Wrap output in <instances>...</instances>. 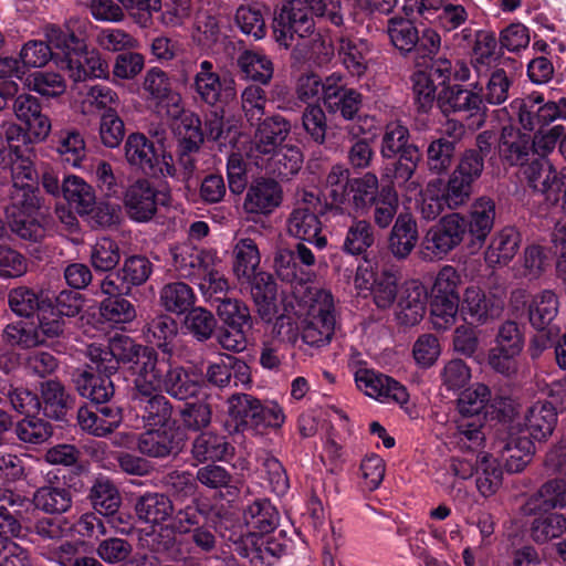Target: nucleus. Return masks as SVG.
Listing matches in <instances>:
<instances>
[{
    "label": "nucleus",
    "mask_w": 566,
    "mask_h": 566,
    "mask_svg": "<svg viewBox=\"0 0 566 566\" xmlns=\"http://www.w3.org/2000/svg\"><path fill=\"white\" fill-rule=\"evenodd\" d=\"M12 187L4 207L6 221L21 239L40 241L45 237V218L35 187L36 170L28 157L15 155L11 165Z\"/></svg>",
    "instance_id": "nucleus-1"
},
{
    "label": "nucleus",
    "mask_w": 566,
    "mask_h": 566,
    "mask_svg": "<svg viewBox=\"0 0 566 566\" xmlns=\"http://www.w3.org/2000/svg\"><path fill=\"white\" fill-rule=\"evenodd\" d=\"M87 356L96 364L97 370L106 375L115 373L120 364L134 378H143L159 371L156 368V350L136 344L126 335L112 337L106 347L96 343L88 345Z\"/></svg>",
    "instance_id": "nucleus-2"
},
{
    "label": "nucleus",
    "mask_w": 566,
    "mask_h": 566,
    "mask_svg": "<svg viewBox=\"0 0 566 566\" xmlns=\"http://www.w3.org/2000/svg\"><path fill=\"white\" fill-rule=\"evenodd\" d=\"M45 38L62 55L56 64L64 70L74 82L90 78H108L109 66L101 52L88 49L84 41L74 33L66 32L56 25L45 28Z\"/></svg>",
    "instance_id": "nucleus-3"
},
{
    "label": "nucleus",
    "mask_w": 566,
    "mask_h": 566,
    "mask_svg": "<svg viewBox=\"0 0 566 566\" xmlns=\"http://www.w3.org/2000/svg\"><path fill=\"white\" fill-rule=\"evenodd\" d=\"M133 403L145 428H166L172 416L170 401L160 394V378L154 373L143 378H133Z\"/></svg>",
    "instance_id": "nucleus-4"
},
{
    "label": "nucleus",
    "mask_w": 566,
    "mask_h": 566,
    "mask_svg": "<svg viewBox=\"0 0 566 566\" xmlns=\"http://www.w3.org/2000/svg\"><path fill=\"white\" fill-rule=\"evenodd\" d=\"M304 303L306 311L302 322L303 340L316 347L327 345L335 329L332 295L325 291H316Z\"/></svg>",
    "instance_id": "nucleus-5"
},
{
    "label": "nucleus",
    "mask_w": 566,
    "mask_h": 566,
    "mask_svg": "<svg viewBox=\"0 0 566 566\" xmlns=\"http://www.w3.org/2000/svg\"><path fill=\"white\" fill-rule=\"evenodd\" d=\"M276 515L274 507L268 501L258 500L247 506L243 520L249 531L237 547L241 556L256 565V560L262 558L265 544L263 535L274 530Z\"/></svg>",
    "instance_id": "nucleus-6"
},
{
    "label": "nucleus",
    "mask_w": 566,
    "mask_h": 566,
    "mask_svg": "<svg viewBox=\"0 0 566 566\" xmlns=\"http://www.w3.org/2000/svg\"><path fill=\"white\" fill-rule=\"evenodd\" d=\"M400 271L397 266L386 264L375 271L368 261L359 264L355 275V286L359 291H369L378 308H389L397 298L400 282Z\"/></svg>",
    "instance_id": "nucleus-7"
},
{
    "label": "nucleus",
    "mask_w": 566,
    "mask_h": 566,
    "mask_svg": "<svg viewBox=\"0 0 566 566\" xmlns=\"http://www.w3.org/2000/svg\"><path fill=\"white\" fill-rule=\"evenodd\" d=\"M510 111L524 130L533 132L537 126H547L556 119H566V97L557 102L548 101L539 93L515 98L510 103Z\"/></svg>",
    "instance_id": "nucleus-8"
},
{
    "label": "nucleus",
    "mask_w": 566,
    "mask_h": 566,
    "mask_svg": "<svg viewBox=\"0 0 566 566\" xmlns=\"http://www.w3.org/2000/svg\"><path fill=\"white\" fill-rule=\"evenodd\" d=\"M124 153L127 163L143 171L163 177H174L175 166L171 155L158 151L154 143L144 134L133 133L128 135Z\"/></svg>",
    "instance_id": "nucleus-9"
},
{
    "label": "nucleus",
    "mask_w": 566,
    "mask_h": 566,
    "mask_svg": "<svg viewBox=\"0 0 566 566\" xmlns=\"http://www.w3.org/2000/svg\"><path fill=\"white\" fill-rule=\"evenodd\" d=\"M467 234V217L459 212L443 216L427 231L422 247L430 259H442L459 247Z\"/></svg>",
    "instance_id": "nucleus-10"
},
{
    "label": "nucleus",
    "mask_w": 566,
    "mask_h": 566,
    "mask_svg": "<svg viewBox=\"0 0 566 566\" xmlns=\"http://www.w3.org/2000/svg\"><path fill=\"white\" fill-rule=\"evenodd\" d=\"M321 212L319 198L314 193H304L303 199L286 219L287 233L295 239L313 243L318 249L325 248L327 240L321 235L322 222L318 218Z\"/></svg>",
    "instance_id": "nucleus-11"
},
{
    "label": "nucleus",
    "mask_w": 566,
    "mask_h": 566,
    "mask_svg": "<svg viewBox=\"0 0 566 566\" xmlns=\"http://www.w3.org/2000/svg\"><path fill=\"white\" fill-rule=\"evenodd\" d=\"M314 27L306 0H284L273 21V33L276 42L287 49L295 36L304 39L312 35Z\"/></svg>",
    "instance_id": "nucleus-12"
},
{
    "label": "nucleus",
    "mask_w": 566,
    "mask_h": 566,
    "mask_svg": "<svg viewBox=\"0 0 566 566\" xmlns=\"http://www.w3.org/2000/svg\"><path fill=\"white\" fill-rule=\"evenodd\" d=\"M290 130V123L280 115L263 119L245 150L247 158L260 168L268 166Z\"/></svg>",
    "instance_id": "nucleus-13"
},
{
    "label": "nucleus",
    "mask_w": 566,
    "mask_h": 566,
    "mask_svg": "<svg viewBox=\"0 0 566 566\" xmlns=\"http://www.w3.org/2000/svg\"><path fill=\"white\" fill-rule=\"evenodd\" d=\"M503 310V300L478 284H470L462 292L461 318L469 325H489L501 317Z\"/></svg>",
    "instance_id": "nucleus-14"
},
{
    "label": "nucleus",
    "mask_w": 566,
    "mask_h": 566,
    "mask_svg": "<svg viewBox=\"0 0 566 566\" xmlns=\"http://www.w3.org/2000/svg\"><path fill=\"white\" fill-rule=\"evenodd\" d=\"M510 305L515 312L526 307L530 324L535 329L554 326L553 322L559 308L558 297L552 290H542L533 294L523 289L514 290L510 296Z\"/></svg>",
    "instance_id": "nucleus-15"
},
{
    "label": "nucleus",
    "mask_w": 566,
    "mask_h": 566,
    "mask_svg": "<svg viewBox=\"0 0 566 566\" xmlns=\"http://www.w3.org/2000/svg\"><path fill=\"white\" fill-rule=\"evenodd\" d=\"M170 192L156 189L147 179H137L124 192V206L128 217L137 222L149 221L157 212L158 206H167Z\"/></svg>",
    "instance_id": "nucleus-16"
},
{
    "label": "nucleus",
    "mask_w": 566,
    "mask_h": 566,
    "mask_svg": "<svg viewBox=\"0 0 566 566\" xmlns=\"http://www.w3.org/2000/svg\"><path fill=\"white\" fill-rule=\"evenodd\" d=\"M524 346L523 335L518 325L513 321H506L500 325L495 346L490 350L489 363L496 371L511 375L516 371V357Z\"/></svg>",
    "instance_id": "nucleus-17"
},
{
    "label": "nucleus",
    "mask_w": 566,
    "mask_h": 566,
    "mask_svg": "<svg viewBox=\"0 0 566 566\" xmlns=\"http://www.w3.org/2000/svg\"><path fill=\"white\" fill-rule=\"evenodd\" d=\"M156 368L159 369L160 390L176 399L185 400L196 397L205 385L201 371L195 368L172 367L166 360L158 358Z\"/></svg>",
    "instance_id": "nucleus-18"
},
{
    "label": "nucleus",
    "mask_w": 566,
    "mask_h": 566,
    "mask_svg": "<svg viewBox=\"0 0 566 566\" xmlns=\"http://www.w3.org/2000/svg\"><path fill=\"white\" fill-rule=\"evenodd\" d=\"M355 381L359 390L380 402H397L403 406L409 400V394L403 385L376 370L358 369L355 373Z\"/></svg>",
    "instance_id": "nucleus-19"
},
{
    "label": "nucleus",
    "mask_w": 566,
    "mask_h": 566,
    "mask_svg": "<svg viewBox=\"0 0 566 566\" xmlns=\"http://www.w3.org/2000/svg\"><path fill=\"white\" fill-rule=\"evenodd\" d=\"M481 93L482 87H479L478 84H475L473 88L451 85L440 92L437 103L441 112L446 115L467 113L473 116L485 108Z\"/></svg>",
    "instance_id": "nucleus-20"
},
{
    "label": "nucleus",
    "mask_w": 566,
    "mask_h": 566,
    "mask_svg": "<svg viewBox=\"0 0 566 566\" xmlns=\"http://www.w3.org/2000/svg\"><path fill=\"white\" fill-rule=\"evenodd\" d=\"M143 88L161 109H165L168 117H178L182 113V98L179 93L172 91L171 81L165 71L158 67L148 70Z\"/></svg>",
    "instance_id": "nucleus-21"
},
{
    "label": "nucleus",
    "mask_w": 566,
    "mask_h": 566,
    "mask_svg": "<svg viewBox=\"0 0 566 566\" xmlns=\"http://www.w3.org/2000/svg\"><path fill=\"white\" fill-rule=\"evenodd\" d=\"M15 117L25 124L31 136L38 140H45L52 129L51 119L42 113V105L38 97L29 94H19L13 101Z\"/></svg>",
    "instance_id": "nucleus-22"
},
{
    "label": "nucleus",
    "mask_w": 566,
    "mask_h": 566,
    "mask_svg": "<svg viewBox=\"0 0 566 566\" xmlns=\"http://www.w3.org/2000/svg\"><path fill=\"white\" fill-rule=\"evenodd\" d=\"M532 136L530 132L507 125L502 128L497 153L501 160L509 166L523 165L528 160Z\"/></svg>",
    "instance_id": "nucleus-23"
},
{
    "label": "nucleus",
    "mask_w": 566,
    "mask_h": 566,
    "mask_svg": "<svg viewBox=\"0 0 566 566\" xmlns=\"http://www.w3.org/2000/svg\"><path fill=\"white\" fill-rule=\"evenodd\" d=\"M428 293L420 282L406 283L397 304L396 318L400 325L415 326L426 313Z\"/></svg>",
    "instance_id": "nucleus-24"
},
{
    "label": "nucleus",
    "mask_w": 566,
    "mask_h": 566,
    "mask_svg": "<svg viewBox=\"0 0 566 566\" xmlns=\"http://www.w3.org/2000/svg\"><path fill=\"white\" fill-rule=\"evenodd\" d=\"M172 259L179 276L192 280L202 269L214 262L216 251L201 250L190 243H184L172 249Z\"/></svg>",
    "instance_id": "nucleus-25"
},
{
    "label": "nucleus",
    "mask_w": 566,
    "mask_h": 566,
    "mask_svg": "<svg viewBox=\"0 0 566 566\" xmlns=\"http://www.w3.org/2000/svg\"><path fill=\"white\" fill-rule=\"evenodd\" d=\"M282 202V189L272 179H260L248 189L244 209L249 213L269 214Z\"/></svg>",
    "instance_id": "nucleus-26"
},
{
    "label": "nucleus",
    "mask_w": 566,
    "mask_h": 566,
    "mask_svg": "<svg viewBox=\"0 0 566 566\" xmlns=\"http://www.w3.org/2000/svg\"><path fill=\"white\" fill-rule=\"evenodd\" d=\"M370 45L366 40L352 36H340L338 40V57L353 76L366 74L370 63Z\"/></svg>",
    "instance_id": "nucleus-27"
},
{
    "label": "nucleus",
    "mask_w": 566,
    "mask_h": 566,
    "mask_svg": "<svg viewBox=\"0 0 566 566\" xmlns=\"http://www.w3.org/2000/svg\"><path fill=\"white\" fill-rule=\"evenodd\" d=\"M495 219V203L486 197L476 199L467 218V233L472 245L481 247L491 232Z\"/></svg>",
    "instance_id": "nucleus-28"
},
{
    "label": "nucleus",
    "mask_w": 566,
    "mask_h": 566,
    "mask_svg": "<svg viewBox=\"0 0 566 566\" xmlns=\"http://www.w3.org/2000/svg\"><path fill=\"white\" fill-rule=\"evenodd\" d=\"M380 192L378 178L375 174L367 172L361 177L353 178L347 191V203L339 209L354 210L356 213H365L373 206Z\"/></svg>",
    "instance_id": "nucleus-29"
},
{
    "label": "nucleus",
    "mask_w": 566,
    "mask_h": 566,
    "mask_svg": "<svg viewBox=\"0 0 566 566\" xmlns=\"http://www.w3.org/2000/svg\"><path fill=\"white\" fill-rule=\"evenodd\" d=\"M521 243V234L513 227H505L493 235L484 253L490 266H504L516 255Z\"/></svg>",
    "instance_id": "nucleus-30"
},
{
    "label": "nucleus",
    "mask_w": 566,
    "mask_h": 566,
    "mask_svg": "<svg viewBox=\"0 0 566 566\" xmlns=\"http://www.w3.org/2000/svg\"><path fill=\"white\" fill-rule=\"evenodd\" d=\"M534 452V442L523 430L511 431L502 450L506 470L512 473L523 471Z\"/></svg>",
    "instance_id": "nucleus-31"
},
{
    "label": "nucleus",
    "mask_w": 566,
    "mask_h": 566,
    "mask_svg": "<svg viewBox=\"0 0 566 566\" xmlns=\"http://www.w3.org/2000/svg\"><path fill=\"white\" fill-rule=\"evenodd\" d=\"M418 242V228L413 217L400 213L391 229L389 249L397 259H406Z\"/></svg>",
    "instance_id": "nucleus-32"
},
{
    "label": "nucleus",
    "mask_w": 566,
    "mask_h": 566,
    "mask_svg": "<svg viewBox=\"0 0 566 566\" xmlns=\"http://www.w3.org/2000/svg\"><path fill=\"white\" fill-rule=\"evenodd\" d=\"M137 449L140 453L153 458H165L180 449L172 431L166 428H147L139 434Z\"/></svg>",
    "instance_id": "nucleus-33"
},
{
    "label": "nucleus",
    "mask_w": 566,
    "mask_h": 566,
    "mask_svg": "<svg viewBox=\"0 0 566 566\" xmlns=\"http://www.w3.org/2000/svg\"><path fill=\"white\" fill-rule=\"evenodd\" d=\"M32 503L46 514H62L71 509L73 497L65 484H48L34 491Z\"/></svg>",
    "instance_id": "nucleus-34"
},
{
    "label": "nucleus",
    "mask_w": 566,
    "mask_h": 566,
    "mask_svg": "<svg viewBox=\"0 0 566 566\" xmlns=\"http://www.w3.org/2000/svg\"><path fill=\"white\" fill-rule=\"evenodd\" d=\"M557 422V412L555 408L547 401H538L534 403L525 418L524 434L533 440H546L552 433Z\"/></svg>",
    "instance_id": "nucleus-35"
},
{
    "label": "nucleus",
    "mask_w": 566,
    "mask_h": 566,
    "mask_svg": "<svg viewBox=\"0 0 566 566\" xmlns=\"http://www.w3.org/2000/svg\"><path fill=\"white\" fill-rule=\"evenodd\" d=\"M566 509V483L563 480H552L545 483L538 492L524 505L525 515L536 514L538 511Z\"/></svg>",
    "instance_id": "nucleus-36"
},
{
    "label": "nucleus",
    "mask_w": 566,
    "mask_h": 566,
    "mask_svg": "<svg viewBox=\"0 0 566 566\" xmlns=\"http://www.w3.org/2000/svg\"><path fill=\"white\" fill-rule=\"evenodd\" d=\"M192 87L206 104L213 106L219 102L223 82L211 61L203 60L199 63Z\"/></svg>",
    "instance_id": "nucleus-37"
},
{
    "label": "nucleus",
    "mask_w": 566,
    "mask_h": 566,
    "mask_svg": "<svg viewBox=\"0 0 566 566\" xmlns=\"http://www.w3.org/2000/svg\"><path fill=\"white\" fill-rule=\"evenodd\" d=\"M476 478L475 486L483 497L494 495L503 482V470L492 454L480 452L476 457Z\"/></svg>",
    "instance_id": "nucleus-38"
},
{
    "label": "nucleus",
    "mask_w": 566,
    "mask_h": 566,
    "mask_svg": "<svg viewBox=\"0 0 566 566\" xmlns=\"http://www.w3.org/2000/svg\"><path fill=\"white\" fill-rule=\"evenodd\" d=\"M233 274L238 282L250 280L260 269L261 255L256 243L250 238H241L233 245Z\"/></svg>",
    "instance_id": "nucleus-39"
},
{
    "label": "nucleus",
    "mask_w": 566,
    "mask_h": 566,
    "mask_svg": "<svg viewBox=\"0 0 566 566\" xmlns=\"http://www.w3.org/2000/svg\"><path fill=\"white\" fill-rule=\"evenodd\" d=\"M240 285L250 289L251 295L263 317L270 316L273 313L275 308L276 284L270 273L259 270L250 280H244Z\"/></svg>",
    "instance_id": "nucleus-40"
},
{
    "label": "nucleus",
    "mask_w": 566,
    "mask_h": 566,
    "mask_svg": "<svg viewBox=\"0 0 566 566\" xmlns=\"http://www.w3.org/2000/svg\"><path fill=\"white\" fill-rule=\"evenodd\" d=\"M62 196L78 214L90 212L96 199L93 187L76 175L64 177L62 181Z\"/></svg>",
    "instance_id": "nucleus-41"
},
{
    "label": "nucleus",
    "mask_w": 566,
    "mask_h": 566,
    "mask_svg": "<svg viewBox=\"0 0 566 566\" xmlns=\"http://www.w3.org/2000/svg\"><path fill=\"white\" fill-rule=\"evenodd\" d=\"M138 518L147 524L160 525L171 517L174 506L168 496L161 493H147L135 505Z\"/></svg>",
    "instance_id": "nucleus-42"
},
{
    "label": "nucleus",
    "mask_w": 566,
    "mask_h": 566,
    "mask_svg": "<svg viewBox=\"0 0 566 566\" xmlns=\"http://www.w3.org/2000/svg\"><path fill=\"white\" fill-rule=\"evenodd\" d=\"M54 149L61 161L80 167L86 157V144L82 134L75 129H62L54 135Z\"/></svg>",
    "instance_id": "nucleus-43"
},
{
    "label": "nucleus",
    "mask_w": 566,
    "mask_h": 566,
    "mask_svg": "<svg viewBox=\"0 0 566 566\" xmlns=\"http://www.w3.org/2000/svg\"><path fill=\"white\" fill-rule=\"evenodd\" d=\"M484 416H461L455 420V443L462 451H478L484 442Z\"/></svg>",
    "instance_id": "nucleus-44"
},
{
    "label": "nucleus",
    "mask_w": 566,
    "mask_h": 566,
    "mask_svg": "<svg viewBox=\"0 0 566 566\" xmlns=\"http://www.w3.org/2000/svg\"><path fill=\"white\" fill-rule=\"evenodd\" d=\"M531 524V537L538 544L558 538L566 532V517L552 511H538Z\"/></svg>",
    "instance_id": "nucleus-45"
},
{
    "label": "nucleus",
    "mask_w": 566,
    "mask_h": 566,
    "mask_svg": "<svg viewBox=\"0 0 566 566\" xmlns=\"http://www.w3.org/2000/svg\"><path fill=\"white\" fill-rule=\"evenodd\" d=\"M259 399L247 395L237 394L228 399V416L234 423L235 431L253 429L255 418H258Z\"/></svg>",
    "instance_id": "nucleus-46"
},
{
    "label": "nucleus",
    "mask_w": 566,
    "mask_h": 566,
    "mask_svg": "<svg viewBox=\"0 0 566 566\" xmlns=\"http://www.w3.org/2000/svg\"><path fill=\"white\" fill-rule=\"evenodd\" d=\"M497 41L492 32L479 31L472 52V65L479 76L486 74L495 66L499 54L496 52Z\"/></svg>",
    "instance_id": "nucleus-47"
},
{
    "label": "nucleus",
    "mask_w": 566,
    "mask_h": 566,
    "mask_svg": "<svg viewBox=\"0 0 566 566\" xmlns=\"http://www.w3.org/2000/svg\"><path fill=\"white\" fill-rule=\"evenodd\" d=\"M233 448L224 437L211 432L201 433L193 442L192 455L198 462L221 461L231 455Z\"/></svg>",
    "instance_id": "nucleus-48"
},
{
    "label": "nucleus",
    "mask_w": 566,
    "mask_h": 566,
    "mask_svg": "<svg viewBox=\"0 0 566 566\" xmlns=\"http://www.w3.org/2000/svg\"><path fill=\"white\" fill-rule=\"evenodd\" d=\"M9 306L19 316L29 317L50 302L48 294L28 286L12 289L9 293Z\"/></svg>",
    "instance_id": "nucleus-49"
},
{
    "label": "nucleus",
    "mask_w": 566,
    "mask_h": 566,
    "mask_svg": "<svg viewBox=\"0 0 566 566\" xmlns=\"http://www.w3.org/2000/svg\"><path fill=\"white\" fill-rule=\"evenodd\" d=\"M424 3L431 6L429 21H437L444 31H453L468 20L465 8L450 0H424Z\"/></svg>",
    "instance_id": "nucleus-50"
},
{
    "label": "nucleus",
    "mask_w": 566,
    "mask_h": 566,
    "mask_svg": "<svg viewBox=\"0 0 566 566\" xmlns=\"http://www.w3.org/2000/svg\"><path fill=\"white\" fill-rule=\"evenodd\" d=\"M159 298L166 311L184 314L195 304L196 294L187 283L172 282L163 286Z\"/></svg>",
    "instance_id": "nucleus-51"
},
{
    "label": "nucleus",
    "mask_w": 566,
    "mask_h": 566,
    "mask_svg": "<svg viewBox=\"0 0 566 566\" xmlns=\"http://www.w3.org/2000/svg\"><path fill=\"white\" fill-rule=\"evenodd\" d=\"M27 90L33 91L43 97H57L65 93L66 81L57 72L36 71L28 74L23 80Z\"/></svg>",
    "instance_id": "nucleus-52"
},
{
    "label": "nucleus",
    "mask_w": 566,
    "mask_h": 566,
    "mask_svg": "<svg viewBox=\"0 0 566 566\" xmlns=\"http://www.w3.org/2000/svg\"><path fill=\"white\" fill-rule=\"evenodd\" d=\"M41 396L45 416L56 420L65 418L71 407V399L61 382L56 380L43 382L41 386Z\"/></svg>",
    "instance_id": "nucleus-53"
},
{
    "label": "nucleus",
    "mask_w": 566,
    "mask_h": 566,
    "mask_svg": "<svg viewBox=\"0 0 566 566\" xmlns=\"http://www.w3.org/2000/svg\"><path fill=\"white\" fill-rule=\"evenodd\" d=\"M238 65L247 78L266 84L273 76L271 60L258 51H244L238 59Z\"/></svg>",
    "instance_id": "nucleus-54"
},
{
    "label": "nucleus",
    "mask_w": 566,
    "mask_h": 566,
    "mask_svg": "<svg viewBox=\"0 0 566 566\" xmlns=\"http://www.w3.org/2000/svg\"><path fill=\"white\" fill-rule=\"evenodd\" d=\"M90 499L93 507L101 514L115 513L122 503L117 488L107 479H97L91 489Z\"/></svg>",
    "instance_id": "nucleus-55"
},
{
    "label": "nucleus",
    "mask_w": 566,
    "mask_h": 566,
    "mask_svg": "<svg viewBox=\"0 0 566 566\" xmlns=\"http://www.w3.org/2000/svg\"><path fill=\"white\" fill-rule=\"evenodd\" d=\"M90 260L95 271H112L120 260L119 247L111 238L102 237L92 245Z\"/></svg>",
    "instance_id": "nucleus-56"
},
{
    "label": "nucleus",
    "mask_w": 566,
    "mask_h": 566,
    "mask_svg": "<svg viewBox=\"0 0 566 566\" xmlns=\"http://www.w3.org/2000/svg\"><path fill=\"white\" fill-rule=\"evenodd\" d=\"M455 143L440 137L429 143L427 148V166L433 174H443L452 165Z\"/></svg>",
    "instance_id": "nucleus-57"
},
{
    "label": "nucleus",
    "mask_w": 566,
    "mask_h": 566,
    "mask_svg": "<svg viewBox=\"0 0 566 566\" xmlns=\"http://www.w3.org/2000/svg\"><path fill=\"white\" fill-rule=\"evenodd\" d=\"M274 263L276 273L283 281L297 282L300 284L312 281L313 272L297 265L295 253L292 250H279Z\"/></svg>",
    "instance_id": "nucleus-58"
},
{
    "label": "nucleus",
    "mask_w": 566,
    "mask_h": 566,
    "mask_svg": "<svg viewBox=\"0 0 566 566\" xmlns=\"http://www.w3.org/2000/svg\"><path fill=\"white\" fill-rule=\"evenodd\" d=\"M303 155L300 148L295 146H281L275 153L271 163L263 168L282 178H289L295 175L302 167Z\"/></svg>",
    "instance_id": "nucleus-59"
},
{
    "label": "nucleus",
    "mask_w": 566,
    "mask_h": 566,
    "mask_svg": "<svg viewBox=\"0 0 566 566\" xmlns=\"http://www.w3.org/2000/svg\"><path fill=\"white\" fill-rule=\"evenodd\" d=\"M374 222L381 229L388 228L399 207V198L392 186H384L374 201Z\"/></svg>",
    "instance_id": "nucleus-60"
},
{
    "label": "nucleus",
    "mask_w": 566,
    "mask_h": 566,
    "mask_svg": "<svg viewBox=\"0 0 566 566\" xmlns=\"http://www.w3.org/2000/svg\"><path fill=\"white\" fill-rule=\"evenodd\" d=\"M81 396L96 403H103L114 395V386L107 376H94L84 374L77 381Z\"/></svg>",
    "instance_id": "nucleus-61"
},
{
    "label": "nucleus",
    "mask_w": 566,
    "mask_h": 566,
    "mask_svg": "<svg viewBox=\"0 0 566 566\" xmlns=\"http://www.w3.org/2000/svg\"><path fill=\"white\" fill-rule=\"evenodd\" d=\"M430 314L436 329H448L455 324L458 315L461 316V298L432 297Z\"/></svg>",
    "instance_id": "nucleus-62"
},
{
    "label": "nucleus",
    "mask_w": 566,
    "mask_h": 566,
    "mask_svg": "<svg viewBox=\"0 0 566 566\" xmlns=\"http://www.w3.org/2000/svg\"><path fill=\"white\" fill-rule=\"evenodd\" d=\"M387 32L392 45L401 52H410L419 40L418 30L407 19H390Z\"/></svg>",
    "instance_id": "nucleus-63"
},
{
    "label": "nucleus",
    "mask_w": 566,
    "mask_h": 566,
    "mask_svg": "<svg viewBox=\"0 0 566 566\" xmlns=\"http://www.w3.org/2000/svg\"><path fill=\"white\" fill-rule=\"evenodd\" d=\"M491 397L490 389L482 384H475L464 390L458 399V409L461 416H483L486 403Z\"/></svg>",
    "instance_id": "nucleus-64"
}]
</instances>
